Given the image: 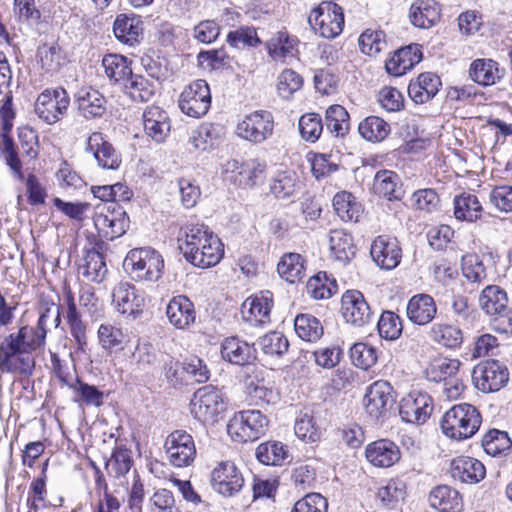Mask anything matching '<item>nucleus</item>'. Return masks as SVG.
<instances>
[{"label":"nucleus","instance_id":"nucleus-30","mask_svg":"<svg viewBox=\"0 0 512 512\" xmlns=\"http://www.w3.org/2000/svg\"><path fill=\"white\" fill-rule=\"evenodd\" d=\"M79 113L86 119L100 118L106 111L104 96L94 89H81L75 96Z\"/></svg>","mask_w":512,"mask_h":512},{"label":"nucleus","instance_id":"nucleus-3","mask_svg":"<svg viewBox=\"0 0 512 512\" xmlns=\"http://www.w3.org/2000/svg\"><path fill=\"white\" fill-rule=\"evenodd\" d=\"M480 425V413L468 403L452 406L441 419L443 434L457 441L471 438L479 430Z\"/></svg>","mask_w":512,"mask_h":512},{"label":"nucleus","instance_id":"nucleus-24","mask_svg":"<svg viewBox=\"0 0 512 512\" xmlns=\"http://www.w3.org/2000/svg\"><path fill=\"white\" fill-rule=\"evenodd\" d=\"M166 316L169 323L176 329H186L196 319L194 304L184 295L175 296L167 304Z\"/></svg>","mask_w":512,"mask_h":512},{"label":"nucleus","instance_id":"nucleus-63","mask_svg":"<svg viewBox=\"0 0 512 512\" xmlns=\"http://www.w3.org/2000/svg\"><path fill=\"white\" fill-rule=\"evenodd\" d=\"M258 345L260 349L270 356H281L288 351L289 342L283 333L278 331L270 332L262 336Z\"/></svg>","mask_w":512,"mask_h":512},{"label":"nucleus","instance_id":"nucleus-61","mask_svg":"<svg viewBox=\"0 0 512 512\" xmlns=\"http://www.w3.org/2000/svg\"><path fill=\"white\" fill-rule=\"evenodd\" d=\"M97 334L99 344L103 349L117 351L123 348L124 334L121 329L111 324H101Z\"/></svg>","mask_w":512,"mask_h":512},{"label":"nucleus","instance_id":"nucleus-56","mask_svg":"<svg viewBox=\"0 0 512 512\" xmlns=\"http://www.w3.org/2000/svg\"><path fill=\"white\" fill-rule=\"evenodd\" d=\"M37 56L41 68L47 73L58 72L65 61L64 54L58 44L39 47Z\"/></svg>","mask_w":512,"mask_h":512},{"label":"nucleus","instance_id":"nucleus-46","mask_svg":"<svg viewBox=\"0 0 512 512\" xmlns=\"http://www.w3.org/2000/svg\"><path fill=\"white\" fill-rule=\"evenodd\" d=\"M102 65L105 70L106 76L119 85L124 82L132 74V69L126 57L118 54H108L104 56Z\"/></svg>","mask_w":512,"mask_h":512},{"label":"nucleus","instance_id":"nucleus-10","mask_svg":"<svg viewBox=\"0 0 512 512\" xmlns=\"http://www.w3.org/2000/svg\"><path fill=\"white\" fill-rule=\"evenodd\" d=\"M180 110L192 118L204 116L211 105V93L205 80L198 79L187 85L180 94Z\"/></svg>","mask_w":512,"mask_h":512},{"label":"nucleus","instance_id":"nucleus-11","mask_svg":"<svg viewBox=\"0 0 512 512\" xmlns=\"http://www.w3.org/2000/svg\"><path fill=\"white\" fill-rule=\"evenodd\" d=\"M266 167V163L257 158L244 161L229 159L223 164V174L239 187L247 188L256 185Z\"/></svg>","mask_w":512,"mask_h":512},{"label":"nucleus","instance_id":"nucleus-38","mask_svg":"<svg viewBox=\"0 0 512 512\" xmlns=\"http://www.w3.org/2000/svg\"><path fill=\"white\" fill-rule=\"evenodd\" d=\"M460 367L458 359L439 356L429 362L425 372L430 381L440 382L456 378L460 374Z\"/></svg>","mask_w":512,"mask_h":512},{"label":"nucleus","instance_id":"nucleus-50","mask_svg":"<svg viewBox=\"0 0 512 512\" xmlns=\"http://www.w3.org/2000/svg\"><path fill=\"white\" fill-rule=\"evenodd\" d=\"M296 40L290 38L286 32H279L269 40L267 49L275 61L286 62L289 57L295 56Z\"/></svg>","mask_w":512,"mask_h":512},{"label":"nucleus","instance_id":"nucleus-8","mask_svg":"<svg viewBox=\"0 0 512 512\" xmlns=\"http://www.w3.org/2000/svg\"><path fill=\"white\" fill-rule=\"evenodd\" d=\"M192 415L202 423H214L225 410V403L220 391L213 386L199 388L190 403Z\"/></svg>","mask_w":512,"mask_h":512},{"label":"nucleus","instance_id":"nucleus-13","mask_svg":"<svg viewBox=\"0 0 512 512\" xmlns=\"http://www.w3.org/2000/svg\"><path fill=\"white\" fill-rule=\"evenodd\" d=\"M394 403L393 387L389 382L378 380L367 388L364 396V406L366 412L374 421L386 418Z\"/></svg>","mask_w":512,"mask_h":512},{"label":"nucleus","instance_id":"nucleus-58","mask_svg":"<svg viewBox=\"0 0 512 512\" xmlns=\"http://www.w3.org/2000/svg\"><path fill=\"white\" fill-rule=\"evenodd\" d=\"M307 293L316 300L328 299L336 292L335 281H330L326 272L312 276L306 285Z\"/></svg>","mask_w":512,"mask_h":512},{"label":"nucleus","instance_id":"nucleus-12","mask_svg":"<svg viewBox=\"0 0 512 512\" xmlns=\"http://www.w3.org/2000/svg\"><path fill=\"white\" fill-rule=\"evenodd\" d=\"M475 388L483 393L500 390L509 380V372L505 365L497 360L479 363L472 371Z\"/></svg>","mask_w":512,"mask_h":512},{"label":"nucleus","instance_id":"nucleus-48","mask_svg":"<svg viewBox=\"0 0 512 512\" xmlns=\"http://www.w3.org/2000/svg\"><path fill=\"white\" fill-rule=\"evenodd\" d=\"M124 91L134 100L145 102L149 101L155 92V86L141 75L133 73L122 85Z\"/></svg>","mask_w":512,"mask_h":512},{"label":"nucleus","instance_id":"nucleus-54","mask_svg":"<svg viewBox=\"0 0 512 512\" xmlns=\"http://www.w3.org/2000/svg\"><path fill=\"white\" fill-rule=\"evenodd\" d=\"M326 128L334 136H344L349 130V114L340 105H331L326 110Z\"/></svg>","mask_w":512,"mask_h":512},{"label":"nucleus","instance_id":"nucleus-59","mask_svg":"<svg viewBox=\"0 0 512 512\" xmlns=\"http://www.w3.org/2000/svg\"><path fill=\"white\" fill-rule=\"evenodd\" d=\"M481 443L484 451L493 457L506 452L512 446V442L508 434L495 429L486 433L483 436Z\"/></svg>","mask_w":512,"mask_h":512},{"label":"nucleus","instance_id":"nucleus-5","mask_svg":"<svg viewBox=\"0 0 512 512\" xmlns=\"http://www.w3.org/2000/svg\"><path fill=\"white\" fill-rule=\"evenodd\" d=\"M308 22L321 37L335 38L344 27L343 8L332 1H323L310 12Z\"/></svg>","mask_w":512,"mask_h":512},{"label":"nucleus","instance_id":"nucleus-25","mask_svg":"<svg viewBox=\"0 0 512 512\" xmlns=\"http://www.w3.org/2000/svg\"><path fill=\"white\" fill-rule=\"evenodd\" d=\"M143 127L146 135L163 142L170 133L171 123L166 111L158 106H148L143 112Z\"/></svg>","mask_w":512,"mask_h":512},{"label":"nucleus","instance_id":"nucleus-16","mask_svg":"<svg viewBox=\"0 0 512 512\" xmlns=\"http://www.w3.org/2000/svg\"><path fill=\"white\" fill-rule=\"evenodd\" d=\"M165 449L170 463L175 467L190 465L196 456L193 437L184 430H176L168 435Z\"/></svg>","mask_w":512,"mask_h":512},{"label":"nucleus","instance_id":"nucleus-6","mask_svg":"<svg viewBox=\"0 0 512 512\" xmlns=\"http://www.w3.org/2000/svg\"><path fill=\"white\" fill-rule=\"evenodd\" d=\"M267 417L259 410H244L234 415L227 424L228 434L237 441H255L265 434Z\"/></svg>","mask_w":512,"mask_h":512},{"label":"nucleus","instance_id":"nucleus-34","mask_svg":"<svg viewBox=\"0 0 512 512\" xmlns=\"http://www.w3.org/2000/svg\"><path fill=\"white\" fill-rule=\"evenodd\" d=\"M409 17L414 26L428 29L440 19V9L435 0H415Z\"/></svg>","mask_w":512,"mask_h":512},{"label":"nucleus","instance_id":"nucleus-18","mask_svg":"<svg viewBox=\"0 0 512 512\" xmlns=\"http://www.w3.org/2000/svg\"><path fill=\"white\" fill-rule=\"evenodd\" d=\"M341 311L345 321L357 327H362L373 319L370 306L363 294L357 290H348L343 294Z\"/></svg>","mask_w":512,"mask_h":512},{"label":"nucleus","instance_id":"nucleus-14","mask_svg":"<svg viewBox=\"0 0 512 512\" xmlns=\"http://www.w3.org/2000/svg\"><path fill=\"white\" fill-rule=\"evenodd\" d=\"M274 131V118L268 111H255L238 123L236 132L241 138L259 144L270 138Z\"/></svg>","mask_w":512,"mask_h":512},{"label":"nucleus","instance_id":"nucleus-21","mask_svg":"<svg viewBox=\"0 0 512 512\" xmlns=\"http://www.w3.org/2000/svg\"><path fill=\"white\" fill-rule=\"evenodd\" d=\"M481 309L492 317L508 318L509 328L512 330V317L508 306L507 293L497 285H488L479 296Z\"/></svg>","mask_w":512,"mask_h":512},{"label":"nucleus","instance_id":"nucleus-42","mask_svg":"<svg viewBox=\"0 0 512 512\" xmlns=\"http://www.w3.org/2000/svg\"><path fill=\"white\" fill-rule=\"evenodd\" d=\"M270 192L278 199H290L299 188L294 171H279L270 180Z\"/></svg>","mask_w":512,"mask_h":512},{"label":"nucleus","instance_id":"nucleus-45","mask_svg":"<svg viewBox=\"0 0 512 512\" xmlns=\"http://www.w3.org/2000/svg\"><path fill=\"white\" fill-rule=\"evenodd\" d=\"M277 271L289 283L300 281L305 276L303 257L298 253H285L277 264Z\"/></svg>","mask_w":512,"mask_h":512},{"label":"nucleus","instance_id":"nucleus-2","mask_svg":"<svg viewBox=\"0 0 512 512\" xmlns=\"http://www.w3.org/2000/svg\"><path fill=\"white\" fill-rule=\"evenodd\" d=\"M178 241L185 259L199 268L215 266L224 255L222 242L204 224H187L181 228Z\"/></svg>","mask_w":512,"mask_h":512},{"label":"nucleus","instance_id":"nucleus-4","mask_svg":"<svg viewBox=\"0 0 512 512\" xmlns=\"http://www.w3.org/2000/svg\"><path fill=\"white\" fill-rule=\"evenodd\" d=\"M123 266L135 281L155 282L162 276L164 260L162 255L151 247L136 248L128 252Z\"/></svg>","mask_w":512,"mask_h":512},{"label":"nucleus","instance_id":"nucleus-15","mask_svg":"<svg viewBox=\"0 0 512 512\" xmlns=\"http://www.w3.org/2000/svg\"><path fill=\"white\" fill-rule=\"evenodd\" d=\"M112 303L120 314L135 319L143 313L145 293L129 282H119L112 290Z\"/></svg>","mask_w":512,"mask_h":512},{"label":"nucleus","instance_id":"nucleus-33","mask_svg":"<svg viewBox=\"0 0 512 512\" xmlns=\"http://www.w3.org/2000/svg\"><path fill=\"white\" fill-rule=\"evenodd\" d=\"M367 460L377 467H390L400 458L399 448L389 440H378L366 448Z\"/></svg>","mask_w":512,"mask_h":512},{"label":"nucleus","instance_id":"nucleus-28","mask_svg":"<svg viewBox=\"0 0 512 512\" xmlns=\"http://www.w3.org/2000/svg\"><path fill=\"white\" fill-rule=\"evenodd\" d=\"M440 86L441 80L436 74L425 72L410 82L408 94L416 104H423L438 93Z\"/></svg>","mask_w":512,"mask_h":512},{"label":"nucleus","instance_id":"nucleus-31","mask_svg":"<svg viewBox=\"0 0 512 512\" xmlns=\"http://www.w3.org/2000/svg\"><path fill=\"white\" fill-rule=\"evenodd\" d=\"M256 350L253 345L238 337H228L221 345L222 358L235 365H245L255 359Z\"/></svg>","mask_w":512,"mask_h":512},{"label":"nucleus","instance_id":"nucleus-51","mask_svg":"<svg viewBox=\"0 0 512 512\" xmlns=\"http://www.w3.org/2000/svg\"><path fill=\"white\" fill-rule=\"evenodd\" d=\"M462 274L472 284H483L487 281V271L480 259L475 253H468L461 259Z\"/></svg>","mask_w":512,"mask_h":512},{"label":"nucleus","instance_id":"nucleus-26","mask_svg":"<svg viewBox=\"0 0 512 512\" xmlns=\"http://www.w3.org/2000/svg\"><path fill=\"white\" fill-rule=\"evenodd\" d=\"M450 473L454 480L461 483L476 484L485 478L486 469L478 459L460 456L452 460Z\"/></svg>","mask_w":512,"mask_h":512},{"label":"nucleus","instance_id":"nucleus-19","mask_svg":"<svg viewBox=\"0 0 512 512\" xmlns=\"http://www.w3.org/2000/svg\"><path fill=\"white\" fill-rule=\"evenodd\" d=\"M370 254L374 262L385 270L397 267L402 258L398 240L387 235H380L372 242Z\"/></svg>","mask_w":512,"mask_h":512},{"label":"nucleus","instance_id":"nucleus-53","mask_svg":"<svg viewBox=\"0 0 512 512\" xmlns=\"http://www.w3.org/2000/svg\"><path fill=\"white\" fill-rule=\"evenodd\" d=\"M133 464L131 452L128 449L118 447L105 464L109 476L120 479L124 477Z\"/></svg>","mask_w":512,"mask_h":512},{"label":"nucleus","instance_id":"nucleus-35","mask_svg":"<svg viewBox=\"0 0 512 512\" xmlns=\"http://www.w3.org/2000/svg\"><path fill=\"white\" fill-rule=\"evenodd\" d=\"M272 301L269 297L261 295L246 299L241 308L243 318L253 324L262 325L270 321Z\"/></svg>","mask_w":512,"mask_h":512},{"label":"nucleus","instance_id":"nucleus-43","mask_svg":"<svg viewBox=\"0 0 512 512\" xmlns=\"http://www.w3.org/2000/svg\"><path fill=\"white\" fill-rule=\"evenodd\" d=\"M482 205L478 198L470 193H462L454 198V215L461 221L474 222L481 217Z\"/></svg>","mask_w":512,"mask_h":512},{"label":"nucleus","instance_id":"nucleus-1","mask_svg":"<svg viewBox=\"0 0 512 512\" xmlns=\"http://www.w3.org/2000/svg\"><path fill=\"white\" fill-rule=\"evenodd\" d=\"M60 322V306L43 304L36 326L24 325L0 339V374H31L35 367L32 353L45 346L48 324L58 327Z\"/></svg>","mask_w":512,"mask_h":512},{"label":"nucleus","instance_id":"nucleus-52","mask_svg":"<svg viewBox=\"0 0 512 512\" xmlns=\"http://www.w3.org/2000/svg\"><path fill=\"white\" fill-rule=\"evenodd\" d=\"M82 268L83 275L94 282H101L108 271L104 256L94 248L86 251Z\"/></svg>","mask_w":512,"mask_h":512},{"label":"nucleus","instance_id":"nucleus-44","mask_svg":"<svg viewBox=\"0 0 512 512\" xmlns=\"http://www.w3.org/2000/svg\"><path fill=\"white\" fill-rule=\"evenodd\" d=\"M295 435L304 442L314 443L321 437V430L318 426L313 412L304 409L299 412L294 425Z\"/></svg>","mask_w":512,"mask_h":512},{"label":"nucleus","instance_id":"nucleus-36","mask_svg":"<svg viewBox=\"0 0 512 512\" xmlns=\"http://www.w3.org/2000/svg\"><path fill=\"white\" fill-rule=\"evenodd\" d=\"M429 502L440 512H460L463 507L459 492L447 485L435 487L429 494Z\"/></svg>","mask_w":512,"mask_h":512},{"label":"nucleus","instance_id":"nucleus-20","mask_svg":"<svg viewBox=\"0 0 512 512\" xmlns=\"http://www.w3.org/2000/svg\"><path fill=\"white\" fill-rule=\"evenodd\" d=\"M211 483L219 494L232 496L241 490L244 479L233 462L224 461L212 471Z\"/></svg>","mask_w":512,"mask_h":512},{"label":"nucleus","instance_id":"nucleus-60","mask_svg":"<svg viewBox=\"0 0 512 512\" xmlns=\"http://www.w3.org/2000/svg\"><path fill=\"white\" fill-rule=\"evenodd\" d=\"M359 46L364 54L376 56L387 48L386 35L381 30H365L359 37Z\"/></svg>","mask_w":512,"mask_h":512},{"label":"nucleus","instance_id":"nucleus-37","mask_svg":"<svg viewBox=\"0 0 512 512\" xmlns=\"http://www.w3.org/2000/svg\"><path fill=\"white\" fill-rule=\"evenodd\" d=\"M113 31L120 42L134 46L142 39L143 28L138 18L120 14L114 21Z\"/></svg>","mask_w":512,"mask_h":512},{"label":"nucleus","instance_id":"nucleus-41","mask_svg":"<svg viewBox=\"0 0 512 512\" xmlns=\"http://www.w3.org/2000/svg\"><path fill=\"white\" fill-rule=\"evenodd\" d=\"M429 336L435 343L450 349H456L463 343L461 329L447 323L433 324Z\"/></svg>","mask_w":512,"mask_h":512},{"label":"nucleus","instance_id":"nucleus-7","mask_svg":"<svg viewBox=\"0 0 512 512\" xmlns=\"http://www.w3.org/2000/svg\"><path fill=\"white\" fill-rule=\"evenodd\" d=\"M70 97L63 87L48 88L41 92L34 105L37 116L47 124H55L67 112Z\"/></svg>","mask_w":512,"mask_h":512},{"label":"nucleus","instance_id":"nucleus-64","mask_svg":"<svg viewBox=\"0 0 512 512\" xmlns=\"http://www.w3.org/2000/svg\"><path fill=\"white\" fill-rule=\"evenodd\" d=\"M303 85L302 77L292 69L283 70L278 76L277 91L285 99L290 98Z\"/></svg>","mask_w":512,"mask_h":512},{"label":"nucleus","instance_id":"nucleus-55","mask_svg":"<svg viewBox=\"0 0 512 512\" xmlns=\"http://www.w3.org/2000/svg\"><path fill=\"white\" fill-rule=\"evenodd\" d=\"M256 457L262 464L279 466L284 463L288 454L282 443L266 442L257 447Z\"/></svg>","mask_w":512,"mask_h":512},{"label":"nucleus","instance_id":"nucleus-39","mask_svg":"<svg viewBox=\"0 0 512 512\" xmlns=\"http://www.w3.org/2000/svg\"><path fill=\"white\" fill-rule=\"evenodd\" d=\"M333 207L336 214L345 222H358L363 212L361 203L348 191L338 192L334 196Z\"/></svg>","mask_w":512,"mask_h":512},{"label":"nucleus","instance_id":"nucleus-23","mask_svg":"<svg viewBox=\"0 0 512 512\" xmlns=\"http://www.w3.org/2000/svg\"><path fill=\"white\" fill-rule=\"evenodd\" d=\"M86 151L92 152L98 165L103 169L116 170L121 156L101 132H93L87 140Z\"/></svg>","mask_w":512,"mask_h":512},{"label":"nucleus","instance_id":"nucleus-17","mask_svg":"<svg viewBox=\"0 0 512 512\" xmlns=\"http://www.w3.org/2000/svg\"><path fill=\"white\" fill-rule=\"evenodd\" d=\"M433 410L431 397L420 391H412L404 396L399 404L402 420L412 424H423Z\"/></svg>","mask_w":512,"mask_h":512},{"label":"nucleus","instance_id":"nucleus-27","mask_svg":"<svg viewBox=\"0 0 512 512\" xmlns=\"http://www.w3.org/2000/svg\"><path fill=\"white\" fill-rule=\"evenodd\" d=\"M422 59L420 46L411 44L398 49L385 63L386 71L393 76H401L412 69Z\"/></svg>","mask_w":512,"mask_h":512},{"label":"nucleus","instance_id":"nucleus-22","mask_svg":"<svg viewBox=\"0 0 512 512\" xmlns=\"http://www.w3.org/2000/svg\"><path fill=\"white\" fill-rule=\"evenodd\" d=\"M437 312V304L429 294H415L407 302L406 316L414 325L425 326L430 324L436 317Z\"/></svg>","mask_w":512,"mask_h":512},{"label":"nucleus","instance_id":"nucleus-62","mask_svg":"<svg viewBox=\"0 0 512 512\" xmlns=\"http://www.w3.org/2000/svg\"><path fill=\"white\" fill-rule=\"evenodd\" d=\"M299 131L301 137L307 141L316 142L323 132V123L319 114H304L299 119Z\"/></svg>","mask_w":512,"mask_h":512},{"label":"nucleus","instance_id":"nucleus-47","mask_svg":"<svg viewBox=\"0 0 512 512\" xmlns=\"http://www.w3.org/2000/svg\"><path fill=\"white\" fill-rule=\"evenodd\" d=\"M358 131L367 141L381 142L389 135L390 125L380 117L369 116L359 123Z\"/></svg>","mask_w":512,"mask_h":512},{"label":"nucleus","instance_id":"nucleus-40","mask_svg":"<svg viewBox=\"0 0 512 512\" xmlns=\"http://www.w3.org/2000/svg\"><path fill=\"white\" fill-rule=\"evenodd\" d=\"M329 244L332 255L339 262L347 263L355 256L356 247L352 236L342 229L330 232Z\"/></svg>","mask_w":512,"mask_h":512},{"label":"nucleus","instance_id":"nucleus-49","mask_svg":"<svg viewBox=\"0 0 512 512\" xmlns=\"http://www.w3.org/2000/svg\"><path fill=\"white\" fill-rule=\"evenodd\" d=\"M296 334L304 341L315 342L323 335L320 321L311 314H300L294 320Z\"/></svg>","mask_w":512,"mask_h":512},{"label":"nucleus","instance_id":"nucleus-57","mask_svg":"<svg viewBox=\"0 0 512 512\" xmlns=\"http://www.w3.org/2000/svg\"><path fill=\"white\" fill-rule=\"evenodd\" d=\"M350 358L356 367L367 370L376 364L378 360V350L376 347L367 343H355L350 349Z\"/></svg>","mask_w":512,"mask_h":512},{"label":"nucleus","instance_id":"nucleus-32","mask_svg":"<svg viewBox=\"0 0 512 512\" xmlns=\"http://www.w3.org/2000/svg\"><path fill=\"white\" fill-rule=\"evenodd\" d=\"M504 76L499 64L487 58L474 60L469 67V77L477 84L490 86L498 83Z\"/></svg>","mask_w":512,"mask_h":512},{"label":"nucleus","instance_id":"nucleus-29","mask_svg":"<svg viewBox=\"0 0 512 512\" xmlns=\"http://www.w3.org/2000/svg\"><path fill=\"white\" fill-rule=\"evenodd\" d=\"M373 192L388 200H401L404 195L399 175L391 170L378 171L372 184Z\"/></svg>","mask_w":512,"mask_h":512},{"label":"nucleus","instance_id":"nucleus-9","mask_svg":"<svg viewBox=\"0 0 512 512\" xmlns=\"http://www.w3.org/2000/svg\"><path fill=\"white\" fill-rule=\"evenodd\" d=\"M93 221L99 234L108 240L122 236L129 227L125 210L117 204L97 207Z\"/></svg>","mask_w":512,"mask_h":512}]
</instances>
